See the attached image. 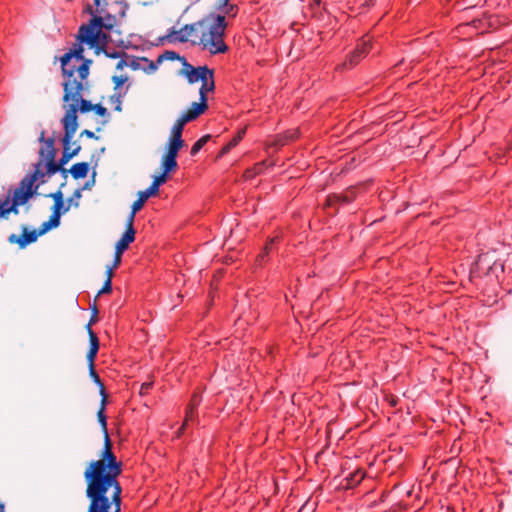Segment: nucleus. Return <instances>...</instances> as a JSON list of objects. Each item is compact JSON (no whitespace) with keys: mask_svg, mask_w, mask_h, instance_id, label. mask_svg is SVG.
<instances>
[{"mask_svg":"<svg viewBox=\"0 0 512 512\" xmlns=\"http://www.w3.org/2000/svg\"><path fill=\"white\" fill-rule=\"evenodd\" d=\"M126 227V231L116 243L115 247V250L123 253L128 249L129 245L134 242L136 233L134 229V221L131 219H127Z\"/></svg>","mask_w":512,"mask_h":512,"instance_id":"obj_11","label":"nucleus"},{"mask_svg":"<svg viewBox=\"0 0 512 512\" xmlns=\"http://www.w3.org/2000/svg\"><path fill=\"white\" fill-rule=\"evenodd\" d=\"M341 198H343V201L348 202L349 198L347 196L341 197L338 195L330 196L328 199L329 204H332V202L339 201Z\"/></svg>","mask_w":512,"mask_h":512,"instance_id":"obj_25","label":"nucleus"},{"mask_svg":"<svg viewBox=\"0 0 512 512\" xmlns=\"http://www.w3.org/2000/svg\"><path fill=\"white\" fill-rule=\"evenodd\" d=\"M265 166L266 162L256 164L252 170L246 171V177H253L256 174L262 173Z\"/></svg>","mask_w":512,"mask_h":512,"instance_id":"obj_19","label":"nucleus"},{"mask_svg":"<svg viewBox=\"0 0 512 512\" xmlns=\"http://www.w3.org/2000/svg\"><path fill=\"white\" fill-rule=\"evenodd\" d=\"M38 234L35 231H27L25 228L21 236L12 234L8 240L12 244H18L20 248L26 247L28 244L37 240Z\"/></svg>","mask_w":512,"mask_h":512,"instance_id":"obj_12","label":"nucleus"},{"mask_svg":"<svg viewBox=\"0 0 512 512\" xmlns=\"http://www.w3.org/2000/svg\"><path fill=\"white\" fill-rule=\"evenodd\" d=\"M54 199V205H53V213L49 219L48 222H45L43 224L42 232H46L51 228H55L59 226L60 224V217L62 214L66 213L69 210V206L65 207L64 201H63V195L61 192H57L52 195Z\"/></svg>","mask_w":512,"mask_h":512,"instance_id":"obj_9","label":"nucleus"},{"mask_svg":"<svg viewBox=\"0 0 512 512\" xmlns=\"http://www.w3.org/2000/svg\"><path fill=\"white\" fill-rule=\"evenodd\" d=\"M94 7L88 6V12L93 16L87 25H83L79 29L78 40L82 48V44L88 45L91 49H94L95 54L99 55L104 53L106 57L117 60L115 68V74L112 76V81L115 85V89H120L129 80V74L127 69L137 70L140 68V62H148L147 59H135L121 50L109 51V34L108 32L114 27V18L108 15L102 17L101 14L104 11L105 0H93Z\"/></svg>","mask_w":512,"mask_h":512,"instance_id":"obj_3","label":"nucleus"},{"mask_svg":"<svg viewBox=\"0 0 512 512\" xmlns=\"http://www.w3.org/2000/svg\"><path fill=\"white\" fill-rule=\"evenodd\" d=\"M122 255H123V252H119V251L115 250L114 261L111 266L117 268L121 263Z\"/></svg>","mask_w":512,"mask_h":512,"instance_id":"obj_23","label":"nucleus"},{"mask_svg":"<svg viewBox=\"0 0 512 512\" xmlns=\"http://www.w3.org/2000/svg\"><path fill=\"white\" fill-rule=\"evenodd\" d=\"M476 23H477V21H473L472 23H466V24L460 25L458 27L459 33L463 34L465 32V30L476 29Z\"/></svg>","mask_w":512,"mask_h":512,"instance_id":"obj_21","label":"nucleus"},{"mask_svg":"<svg viewBox=\"0 0 512 512\" xmlns=\"http://www.w3.org/2000/svg\"><path fill=\"white\" fill-rule=\"evenodd\" d=\"M364 478V473L361 470H357L351 475V484H357Z\"/></svg>","mask_w":512,"mask_h":512,"instance_id":"obj_20","label":"nucleus"},{"mask_svg":"<svg viewBox=\"0 0 512 512\" xmlns=\"http://www.w3.org/2000/svg\"><path fill=\"white\" fill-rule=\"evenodd\" d=\"M181 74L191 84L201 82L199 91L200 101L194 102L191 107L180 116V118H186L188 115H193L195 120L207 109V95L215 88L214 72L207 66L194 67L184 60Z\"/></svg>","mask_w":512,"mask_h":512,"instance_id":"obj_6","label":"nucleus"},{"mask_svg":"<svg viewBox=\"0 0 512 512\" xmlns=\"http://www.w3.org/2000/svg\"><path fill=\"white\" fill-rule=\"evenodd\" d=\"M87 330H88L89 339H90V349L87 354V360L89 362V372H90V376L92 377L94 382L100 386V392H101L102 387L104 388V385L102 384L100 377L96 373L95 368H94V361H95L96 355L99 350V340H98L97 335L91 329L90 323L87 325Z\"/></svg>","mask_w":512,"mask_h":512,"instance_id":"obj_8","label":"nucleus"},{"mask_svg":"<svg viewBox=\"0 0 512 512\" xmlns=\"http://www.w3.org/2000/svg\"><path fill=\"white\" fill-rule=\"evenodd\" d=\"M208 139L209 136H203L199 140H197L191 148V154L196 155L207 143Z\"/></svg>","mask_w":512,"mask_h":512,"instance_id":"obj_18","label":"nucleus"},{"mask_svg":"<svg viewBox=\"0 0 512 512\" xmlns=\"http://www.w3.org/2000/svg\"><path fill=\"white\" fill-rule=\"evenodd\" d=\"M152 386V383L151 382H145L141 385V389H140V393L143 394V393H146Z\"/></svg>","mask_w":512,"mask_h":512,"instance_id":"obj_28","label":"nucleus"},{"mask_svg":"<svg viewBox=\"0 0 512 512\" xmlns=\"http://www.w3.org/2000/svg\"><path fill=\"white\" fill-rule=\"evenodd\" d=\"M296 137V132H288L285 134L284 138L279 139V145H284L286 140L294 139Z\"/></svg>","mask_w":512,"mask_h":512,"instance_id":"obj_24","label":"nucleus"},{"mask_svg":"<svg viewBox=\"0 0 512 512\" xmlns=\"http://www.w3.org/2000/svg\"><path fill=\"white\" fill-rule=\"evenodd\" d=\"M116 269L115 267L113 266H108L107 269H106V276H107V279L106 280H110L112 282V277H113V270Z\"/></svg>","mask_w":512,"mask_h":512,"instance_id":"obj_27","label":"nucleus"},{"mask_svg":"<svg viewBox=\"0 0 512 512\" xmlns=\"http://www.w3.org/2000/svg\"><path fill=\"white\" fill-rule=\"evenodd\" d=\"M0 512H5L4 505L2 503H0Z\"/></svg>","mask_w":512,"mask_h":512,"instance_id":"obj_32","label":"nucleus"},{"mask_svg":"<svg viewBox=\"0 0 512 512\" xmlns=\"http://www.w3.org/2000/svg\"><path fill=\"white\" fill-rule=\"evenodd\" d=\"M150 66L155 69L156 67L153 65V63H150Z\"/></svg>","mask_w":512,"mask_h":512,"instance_id":"obj_33","label":"nucleus"},{"mask_svg":"<svg viewBox=\"0 0 512 512\" xmlns=\"http://www.w3.org/2000/svg\"><path fill=\"white\" fill-rule=\"evenodd\" d=\"M244 134H245V130L238 132L237 136H235L232 140H230L228 142V144L223 148V152H227L230 149H232L233 147H235L241 141Z\"/></svg>","mask_w":512,"mask_h":512,"instance_id":"obj_17","label":"nucleus"},{"mask_svg":"<svg viewBox=\"0 0 512 512\" xmlns=\"http://www.w3.org/2000/svg\"><path fill=\"white\" fill-rule=\"evenodd\" d=\"M88 512H121V510L88 508Z\"/></svg>","mask_w":512,"mask_h":512,"instance_id":"obj_26","label":"nucleus"},{"mask_svg":"<svg viewBox=\"0 0 512 512\" xmlns=\"http://www.w3.org/2000/svg\"><path fill=\"white\" fill-rule=\"evenodd\" d=\"M271 242H273V240H271ZM271 244H272V243H270V244H268V245H266V246H265V251H266V252L270 249V245H271Z\"/></svg>","mask_w":512,"mask_h":512,"instance_id":"obj_31","label":"nucleus"},{"mask_svg":"<svg viewBox=\"0 0 512 512\" xmlns=\"http://www.w3.org/2000/svg\"><path fill=\"white\" fill-rule=\"evenodd\" d=\"M112 290V282L110 280H106L102 289L98 292V295L110 293Z\"/></svg>","mask_w":512,"mask_h":512,"instance_id":"obj_22","label":"nucleus"},{"mask_svg":"<svg viewBox=\"0 0 512 512\" xmlns=\"http://www.w3.org/2000/svg\"><path fill=\"white\" fill-rule=\"evenodd\" d=\"M194 409H195V403L193 402L188 406L183 425L180 427V429L177 433V437H180V435L184 432L185 428L188 426L189 422L193 420Z\"/></svg>","mask_w":512,"mask_h":512,"instance_id":"obj_15","label":"nucleus"},{"mask_svg":"<svg viewBox=\"0 0 512 512\" xmlns=\"http://www.w3.org/2000/svg\"><path fill=\"white\" fill-rule=\"evenodd\" d=\"M225 29V15H209L199 22L185 25L178 30L173 28L168 38L172 42H191L215 55L228 50L223 39Z\"/></svg>","mask_w":512,"mask_h":512,"instance_id":"obj_4","label":"nucleus"},{"mask_svg":"<svg viewBox=\"0 0 512 512\" xmlns=\"http://www.w3.org/2000/svg\"><path fill=\"white\" fill-rule=\"evenodd\" d=\"M88 171L89 165L86 162L76 163L70 169V173L75 179L85 178L88 174Z\"/></svg>","mask_w":512,"mask_h":512,"instance_id":"obj_14","label":"nucleus"},{"mask_svg":"<svg viewBox=\"0 0 512 512\" xmlns=\"http://www.w3.org/2000/svg\"><path fill=\"white\" fill-rule=\"evenodd\" d=\"M40 154L44 157V161H39L35 166L32 175L25 177L19 187L14 190L12 198L9 196L0 199V218H5L10 212L18 213L17 207L24 205L36 192L37 181L44 182L45 174L53 175L59 170V166L55 162V151L53 141H44V146L40 150Z\"/></svg>","mask_w":512,"mask_h":512,"instance_id":"obj_5","label":"nucleus"},{"mask_svg":"<svg viewBox=\"0 0 512 512\" xmlns=\"http://www.w3.org/2000/svg\"><path fill=\"white\" fill-rule=\"evenodd\" d=\"M157 195L155 192H151L150 188H147L144 191H140L138 194V199L133 203L131 213L128 216V219H131L132 221L135 220V215L138 211H140L145 202L151 197Z\"/></svg>","mask_w":512,"mask_h":512,"instance_id":"obj_13","label":"nucleus"},{"mask_svg":"<svg viewBox=\"0 0 512 512\" xmlns=\"http://www.w3.org/2000/svg\"><path fill=\"white\" fill-rule=\"evenodd\" d=\"M77 147H79V148H80V146H79L77 143L72 142V139H71V140L69 141V148H70V150H73V149H75V148H77Z\"/></svg>","mask_w":512,"mask_h":512,"instance_id":"obj_30","label":"nucleus"},{"mask_svg":"<svg viewBox=\"0 0 512 512\" xmlns=\"http://www.w3.org/2000/svg\"><path fill=\"white\" fill-rule=\"evenodd\" d=\"M194 120L193 115H188L186 118H179L171 129V134L167 144V152L162 158V169L163 172L169 174L174 171L177 167V155L179 150L184 146L182 139V132L184 126Z\"/></svg>","mask_w":512,"mask_h":512,"instance_id":"obj_7","label":"nucleus"},{"mask_svg":"<svg viewBox=\"0 0 512 512\" xmlns=\"http://www.w3.org/2000/svg\"><path fill=\"white\" fill-rule=\"evenodd\" d=\"M101 405L97 413L104 434V448L101 457L92 461L84 472L87 483L86 496L90 500L89 508L121 510L122 488L118 476L122 472V463L112 451L105 415L107 395L101 391Z\"/></svg>","mask_w":512,"mask_h":512,"instance_id":"obj_2","label":"nucleus"},{"mask_svg":"<svg viewBox=\"0 0 512 512\" xmlns=\"http://www.w3.org/2000/svg\"><path fill=\"white\" fill-rule=\"evenodd\" d=\"M167 175L168 174L163 172L161 175L154 177L153 182L149 187L151 189V192H155L156 194H158L159 187L167 181Z\"/></svg>","mask_w":512,"mask_h":512,"instance_id":"obj_16","label":"nucleus"},{"mask_svg":"<svg viewBox=\"0 0 512 512\" xmlns=\"http://www.w3.org/2000/svg\"><path fill=\"white\" fill-rule=\"evenodd\" d=\"M371 47V38L369 36L363 37L357 44L356 49L349 56L348 60L344 63L345 66L353 67L363 57H365Z\"/></svg>","mask_w":512,"mask_h":512,"instance_id":"obj_10","label":"nucleus"},{"mask_svg":"<svg viewBox=\"0 0 512 512\" xmlns=\"http://www.w3.org/2000/svg\"><path fill=\"white\" fill-rule=\"evenodd\" d=\"M81 135H86L87 137L89 138H94V132L90 131V130H84Z\"/></svg>","mask_w":512,"mask_h":512,"instance_id":"obj_29","label":"nucleus"},{"mask_svg":"<svg viewBox=\"0 0 512 512\" xmlns=\"http://www.w3.org/2000/svg\"><path fill=\"white\" fill-rule=\"evenodd\" d=\"M84 49L74 45L60 59L63 73V109L64 116L61 124L64 129L63 162L68 161L79 152V147L70 150L69 141L73 139L78 129L77 113L94 111L98 116L105 117L107 109L99 104H92L84 99V91L88 86V75L91 60L83 56Z\"/></svg>","mask_w":512,"mask_h":512,"instance_id":"obj_1","label":"nucleus"}]
</instances>
